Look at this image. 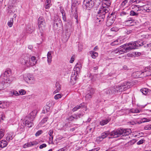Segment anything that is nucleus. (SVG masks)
Segmentation results:
<instances>
[{
  "label": "nucleus",
  "instance_id": "obj_36",
  "mask_svg": "<svg viewBox=\"0 0 151 151\" xmlns=\"http://www.w3.org/2000/svg\"><path fill=\"white\" fill-rule=\"evenodd\" d=\"M129 13L124 11H122L120 13V16L122 17L127 16L129 15Z\"/></svg>",
  "mask_w": 151,
  "mask_h": 151
},
{
  "label": "nucleus",
  "instance_id": "obj_19",
  "mask_svg": "<svg viewBox=\"0 0 151 151\" xmlns=\"http://www.w3.org/2000/svg\"><path fill=\"white\" fill-rule=\"evenodd\" d=\"M30 59V66H33L36 63L37 61L35 57L32 56L31 58Z\"/></svg>",
  "mask_w": 151,
  "mask_h": 151
},
{
  "label": "nucleus",
  "instance_id": "obj_14",
  "mask_svg": "<svg viewBox=\"0 0 151 151\" xmlns=\"http://www.w3.org/2000/svg\"><path fill=\"white\" fill-rule=\"evenodd\" d=\"M114 20L113 17H110L108 18L106 22V25L107 26H109L111 25L114 23Z\"/></svg>",
  "mask_w": 151,
  "mask_h": 151
},
{
  "label": "nucleus",
  "instance_id": "obj_46",
  "mask_svg": "<svg viewBox=\"0 0 151 151\" xmlns=\"http://www.w3.org/2000/svg\"><path fill=\"white\" fill-rule=\"evenodd\" d=\"M145 141V140L144 139H142L137 142V143L138 145H140L142 144Z\"/></svg>",
  "mask_w": 151,
  "mask_h": 151
},
{
  "label": "nucleus",
  "instance_id": "obj_2",
  "mask_svg": "<svg viewBox=\"0 0 151 151\" xmlns=\"http://www.w3.org/2000/svg\"><path fill=\"white\" fill-rule=\"evenodd\" d=\"M36 113L37 111L36 110H34L32 111L25 117V125L26 126L29 128L32 127L33 125V124L32 121L35 118Z\"/></svg>",
  "mask_w": 151,
  "mask_h": 151
},
{
  "label": "nucleus",
  "instance_id": "obj_47",
  "mask_svg": "<svg viewBox=\"0 0 151 151\" xmlns=\"http://www.w3.org/2000/svg\"><path fill=\"white\" fill-rule=\"evenodd\" d=\"M144 129L145 130H151V125L145 126L144 127Z\"/></svg>",
  "mask_w": 151,
  "mask_h": 151
},
{
  "label": "nucleus",
  "instance_id": "obj_5",
  "mask_svg": "<svg viewBox=\"0 0 151 151\" xmlns=\"http://www.w3.org/2000/svg\"><path fill=\"white\" fill-rule=\"evenodd\" d=\"M54 29L59 31L61 30L63 28V24L60 19L58 17H55L53 22Z\"/></svg>",
  "mask_w": 151,
  "mask_h": 151
},
{
  "label": "nucleus",
  "instance_id": "obj_31",
  "mask_svg": "<svg viewBox=\"0 0 151 151\" xmlns=\"http://www.w3.org/2000/svg\"><path fill=\"white\" fill-rule=\"evenodd\" d=\"M13 18H11L9 22L8 23V25L9 27H11L13 23Z\"/></svg>",
  "mask_w": 151,
  "mask_h": 151
},
{
  "label": "nucleus",
  "instance_id": "obj_15",
  "mask_svg": "<svg viewBox=\"0 0 151 151\" xmlns=\"http://www.w3.org/2000/svg\"><path fill=\"white\" fill-rule=\"evenodd\" d=\"M55 88H56V90L53 92L54 94H55L59 92L61 89V86L59 83L56 82L55 84Z\"/></svg>",
  "mask_w": 151,
  "mask_h": 151
},
{
  "label": "nucleus",
  "instance_id": "obj_6",
  "mask_svg": "<svg viewBox=\"0 0 151 151\" xmlns=\"http://www.w3.org/2000/svg\"><path fill=\"white\" fill-rule=\"evenodd\" d=\"M38 24L41 37L43 36V32L45 29V22L44 18L42 17H40L38 20Z\"/></svg>",
  "mask_w": 151,
  "mask_h": 151
},
{
  "label": "nucleus",
  "instance_id": "obj_61",
  "mask_svg": "<svg viewBox=\"0 0 151 151\" xmlns=\"http://www.w3.org/2000/svg\"><path fill=\"white\" fill-rule=\"evenodd\" d=\"M2 142H0V150L2 148H4L6 147V145H4V146H2Z\"/></svg>",
  "mask_w": 151,
  "mask_h": 151
},
{
  "label": "nucleus",
  "instance_id": "obj_60",
  "mask_svg": "<svg viewBox=\"0 0 151 151\" xmlns=\"http://www.w3.org/2000/svg\"><path fill=\"white\" fill-rule=\"evenodd\" d=\"M62 17H63V20L65 22L66 21V14H62Z\"/></svg>",
  "mask_w": 151,
  "mask_h": 151
},
{
  "label": "nucleus",
  "instance_id": "obj_40",
  "mask_svg": "<svg viewBox=\"0 0 151 151\" xmlns=\"http://www.w3.org/2000/svg\"><path fill=\"white\" fill-rule=\"evenodd\" d=\"M62 95L61 94H58L56 95L54 97V98L55 99H58L61 97Z\"/></svg>",
  "mask_w": 151,
  "mask_h": 151
},
{
  "label": "nucleus",
  "instance_id": "obj_17",
  "mask_svg": "<svg viewBox=\"0 0 151 151\" xmlns=\"http://www.w3.org/2000/svg\"><path fill=\"white\" fill-rule=\"evenodd\" d=\"M78 71H76V72H74V73H72L70 78V80L72 81H73V80L76 81L77 79V75L78 74L77 73V72Z\"/></svg>",
  "mask_w": 151,
  "mask_h": 151
},
{
  "label": "nucleus",
  "instance_id": "obj_37",
  "mask_svg": "<svg viewBox=\"0 0 151 151\" xmlns=\"http://www.w3.org/2000/svg\"><path fill=\"white\" fill-rule=\"evenodd\" d=\"M48 118L47 116H46L45 118H43L41 121L40 124H43L45 123L47 120Z\"/></svg>",
  "mask_w": 151,
  "mask_h": 151
},
{
  "label": "nucleus",
  "instance_id": "obj_24",
  "mask_svg": "<svg viewBox=\"0 0 151 151\" xmlns=\"http://www.w3.org/2000/svg\"><path fill=\"white\" fill-rule=\"evenodd\" d=\"M109 135H110V132L109 131H106L101 134V137L103 139Z\"/></svg>",
  "mask_w": 151,
  "mask_h": 151
},
{
  "label": "nucleus",
  "instance_id": "obj_4",
  "mask_svg": "<svg viewBox=\"0 0 151 151\" xmlns=\"http://www.w3.org/2000/svg\"><path fill=\"white\" fill-rule=\"evenodd\" d=\"M109 7L106 6H103L100 9L98 12V15L97 17V19L98 20L99 19V22L104 20L106 14L109 11Z\"/></svg>",
  "mask_w": 151,
  "mask_h": 151
},
{
  "label": "nucleus",
  "instance_id": "obj_34",
  "mask_svg": "<svg viewBox=\"0 0 151 151\" xmlns=\"http://www.w3.org/2000/svg\"><path fill=\"white\" fill-rule=\"evenodd\" d=\"M81 115L80 114H75L73 115L72 116L73 117V119H77L78 118H80V116Z\"/></svg>",
  "mask_w": 151,
  "mask_h": 151
},
{
  "label": "nucleus",
  "instance_id": "obj_12",
  "mask_svg": "<svg viewBox=\"0 0 151 151\" xmlns=\"http://www.w3.org/2000/svg\"><path fill=\"white\" fill-rule=\"evenodd\" d=\"M132 43L134 49H137L139 47L142 46L145 44L144 42L142 40L137 41Z\"/></svg>",
  "mask_w": 151,
  "mask_h": 151
},
{
  "label": "nucleus",
  "instance_id": "obj_45",
  "mask_svg": "<svg viewBox=\"0 0 151 151\" xmlns=\"http://www.w3.org/2000/svg\"><path fill=\"white\" fill-rule=\"evenodd\" d=\"M42 133V131L41 130L38 131L35 134L36 136L37 137L41 134Z\"/></svg>",
  "mask_w": 151,
  "mask_h": 151
},
{
  "label": "nucleus",
  "instance_id": "obj_27",
  "mask_svg": "<svg viewBox=\"0 0 151 151\" xmlns=\"http://www.w3.org/2000/svg\"><path fill=\"white\" fill-rule=\"evenodd\" d=\"M150 91V90H148L146 88H142L140 90L141 92L143 94L146 95L147 94L148 92Z\"/></svg>",
  "mask_w": 151,
  "mask_h": 151
},
{
  "label": "nucleus",
  "instance_id": "obj_21",
  "mask_svg": "<svg viewBox=\"0 0 151 151\" xmlns=\"http://www.w3.org/2000/svg\"><path fill=\"white\" fill-rule=\"evenodd\" d=\"M110 119L109 118L106 119L102 120L100 122V124L101 125H104L109 122L110 121Z\"/></svg>",
  "mask_w": 151,
  "mask_h": 151
},
{
  "label": "nucleus",
  "instance_id": "obj_26",
  "mask_svg": "<svg viewBox=\"0 0 151 151\" xmlns=\"http://www.w3.org/2000/svg\"><path fill=\"white\" fill-rule=\"evenodd\" d=\"M120 40L119 39H117V40L111 43V45L112 46H114L120 44H121V42Z\"/></svg>",
  "mask_w": 151,
  "mask_h": 151
},
{
  "label": "nucleus",
  "instance_id": "obj_39",
  "mask_svg": "<svg viewBox=\"0 0 151 151\" xmlns=\"http://www.w3.org/2000/svg\"><path fill=\"white\" fill-rule=\"evenodd\" d=\"M106 93L108 94H112V92L111 91V87L107 89L105 91Z\"/></svg>",
  "mask_w": 151,
  "mask_h": 151
},
{
  "label": "nucleus",
  "instance_id": "obj_25",
  "mask_svg": "<svg viewBox=\"0 0 151 151\" xmlns=\"http://www.w3.org/2000/svg\"><path fill=\"white\" fill-rule=\"evenodd\" d=\"M51 2V0H46L45 2V8L46 9H49L51 6L50 4Z\"/></svg>",
  "mask_w": 151,
  "mask_h": 151
},
{
  "label": "nucleus",
  "instance_id": "obj_29",
  "mask_svg": "<svg viewBox=\"0 0 151 151\" xmlns=\"http://www.w3.org/2000/svg\"><path fill=\"white\" fill-rule=\"evenodd\" d=\"M138 14V13L135 12L134 10H132L130 12V15L131 16H137Z\"/></svg>",
  "mask_w": 151,
  "mask_h": 151
},
{
  "label": "nucleus",
  "instance_id": "obj_51",
  "mask_svg": "<svg viewBox=\"0 0 151 151\" xmlns=\"http://www.w3.org/2000/svg\"><path fill=\"white\" fill-rule=\"evenodd\" d=\"M130 44V43H128V44L126 43L123 45H122L120 47L123 48L124 49V48H125L126 46H129Z\"/></svg>",
  "mask_w": 151,
  "mask_h": 151
},
{
  "label": "nucleus",
  "instance_id": "obj_58",
  "mask_svg": "<svg viewBox=\"0 0 151 151\" xmlns=\"http://www.w3.org/2000/svg\"><path fill=\"white\" fill-rule=\"evenodd\" d=\"M12 94L13 95H14L15 96H18V95H19V93H18V92L16 91H14L13 92H12Z\"/></svg>",
  "mask_w": 151,
  "mask_h": 151
},
{
  "label": "nucleus",
  "instance_id": "obj_35",
  "mask_svg": "<svg viewBox=\"0 0 151 151\" xmlns=\"http://www.w3.org/2000/svg\"><path fill=\"white\" fill-rule=\"evenodd\" d=\"M4 130L1 129L0 130V140L4 135Z\"/></svg>",
  "mask_w": 151,
  "mask_h": 151
},
{
  "label": "nucleus",
  "instance_id": "obj_16",
  "mask_svg": "<svg viewBox=\"0 0 151 151\" xmlns=\"http://www.w3.org/2000/svg\"><path fill=\"white\" fill-rule=\"evenodd\" d=\"M49 105V103L48 104L47 103L46 106L44 107L42 110L43 113L45 114L49 111L50 108Z\"/></svg>",
  "mask_w": 151,
  "mask_h": 151
},
{
  "label": "nucleus",
  "instance_id": "obj_7",
  "mask_svg": "<svg viewBox=\"0 0 151 151\" xmlns=\"http://www.w3.org/2000/svg\"><path fill=\"white\" fill-rule=\"evenodd\" d=\"M20 63L25 67H29L30 66V62L29 57L27 55L22 56L20 59Z\"/></svg>",
  "mask_w": 151,
  "mask_h": 151
},
{
  "label": "nucleus",
  "instance_id": "obj_59",
  "mask_svg": "<svg viewBox=\"0 0 151 151\" xmlns=\"http://www.w3.org/2000/svg\"><path fill=\"white\" fill-rule=\"evenodd\" d=\"M148 8V12H151V5L150 4H147Z\"/></svg>",
  "mask_w": 151,
  "mask_h": 151
},
{
  "label": "nucleus",
  "instance_id": "obj_41",
  "mask_svg": "<svg viewBox=\"0 0 151 151\" xmlns=\"http://www.w3.org/2000/svg\"><path fill=\"white\" fill-rule=\"evenodd\" d=\"M126 52V51H125V50L124 49H123L122 50L119 49V55L121 54Z\"/></svg>",
  "mask_w": 151,
  "mask_h": 151
},
{
  "label": "nucleus",
  "instance_id": "obj_49",
  "mask_svg": "<svg viewBox=\"0 0 151 151\" xmlns=\"http://www.w3.org/2000/svg\"><path fill=\"white\" fill-rule=\"evenodd\" d=\"M147 6H148V5H147H147H145V6H143V9L144 10H145L146 11V12H148V8L147 7Z\"/></svg>",
  "mask_w": 151,
  "mask_h": 151
},
{
  "label": "nucleus",
  "instance_id": "obj_9",
  "mask_svg": "<svg viewBox=\"0 0 151 151\" xmlns=\"http://www.w3.org/2000/svg\"><path fill=\"white\" fill-rule=\"evenodd\" d=\"M94 5L92 0H85L83 5L84 9L90 10Z\"/></svg>",
  "mask_w": 151,
  "mask_h": 151
},
{
  "label": "nucleus",
  "instance_id": "obj_18",
  "mask_svg": "<svg viewBox=\"0 0 151 151\" xmlns=\"http://www.w3.org/2000/svg\"><path fill=\"white\" fill-rule=\"evenodd\" d=\"M13 132L7 133V136L6 137V139L7 141H9L10 140H12L13 138L14 137H13Z\"/></svg>",
  "mask_w": 151,
  "mask_h": 151
},
{
  "label": "nucleus",
  "instance_id": "obj_32",
  "mask_svg": "<svg viewBox=\"0 0 151 151\" xmlns=\"http://www.w3.org/2000/svg\"><path fill=\"white\" fill-rule=\"evenodd\" d=\"M6 107V105L2 101H0V108L2 109L5 108Z\"/></svg>",
  "mask_w": 151,
  "mask_h": 151
},
{
  "label": "nucleus",
  "instance_id": "obj_62",
  "mask_svg": "<svg viewBox=\"0 0 151 151\" xmlns=\"http://www.w3.org/2000/svg\"><path fill=\"white\" fill-rule=\"evenodd\" d=\"M111 31L116 32L117 30V29L116 27H112L111 29Z\"/></svg>",
  "mask_w": 151,
  "mask_h": 151
},
{
  "label": "nucleus",
  "instance_id": "obj_1",
  "mask_svg": "<svg viewBox=\"0 0 151 151\" xmlns=\"http://www.w3.org/2000/svg\"><path fill=\"white\" fill-rule=\"evenodd\" d=\"M130 129H124L119 128L110 133V136L112 138H116L122 135L121 138L123 139H128L130 138L129 135L131 133Z\"/></svg>",
  "mask_w": 151,
  "mask_h": 151
},
{
  "label": "nucleus",
  "instance_id": "obj_28",
  "mask_svg": "<svg viewBox=\"0 0 151 151\" xmlns=\"http://www.w3.org/2000/svg\"><path fill=\"white\" fill-rule=\"evenodd\" d=\"M140 112V110L137 109H130L129 110L130 112L133 113H139Z\"/></svg>",
  "mask_w": 151,
  "mask_h": 151
},
{
  "label": "nucleus",
  "instance_id": "obj_53",
  "mask_svg": "<svg viewBox=\"0 0 151 151\" xmlns=\"http://www.w3.org/2000/svg\"><path fill=\"white\" fill-rule=\"evenodd\" d=\"M53 131L52 130H50L48 133V134L50 136V137L53 136L52 134L53 133Z\"/></svg>",
  "mask_w": 151,
  "mask_h": 151
},
{
  "label": "nucleus",
  "instance_id": "obj_55",
  "mask_svg": "<svg viewBox=\"0 0 151 151\" xmlns=\"http://www.w3.org/2000/svg\"><path fill=\"white\" fill-rule=\"evenodd\" d=\"M111 91L112 92V94H115L116 92L114 87H111Z\"/></svg>",
  "mask_w": 151,
  "mask_h": 151
},
{
  "label": "nucleus",
  "instance_id": "obj_57",
  "mask_svg": "<svg viewBox=\"0 0 151 151\" xmlns=\"http://www.w3.org/2000/svg\"><path fill=\"white\" fill-rule=\"evenodd\" d=\"M100 149V148L99 147H98L97 148H94L93 149H92L90 150V151H98Z\"/></svg>",
  "mask_w": 151,
  "mask_h": 151
},
{
  "label": "nucleus",
  "instance_id": "obj_44",
  "mask_svg": "<svg viewBox=\"0 0 151 151\" xmlns=\"http://www.w3.org/2000/svg\"><path fill=\"white\" fill-rule=\"evenodd\" d=\"M53 136L50 137L49 138V144H53Z\"/></svg>",
  "mask_w": 151,
  "mask_h": 151
},
{
  "label": "nucleus",
  "instance_id": "obj_63",
  "mask_svg": "<svg viewBox=\"0 0 151 151\" xmlns=\"http://www.w3.org/2000/svg\"><path fill=\"white\" fill-rule=\"evenodd\" d=\"M4 87V85L2 83L0 84V91L3 90Z\"/></svg>",
  "mask_w": 151,
  "mask_h": 151
},
{
  "label": "nucleus",
  "instance_id": "obj_30",
  "mask_svg": "<svg viewBox=\"0 0 151 151\" xmlns=\"http://www.w3.org/2000/svg\"><path fill=\"white\" fill-rule=\"evenodd\" d=\"M143 0H130L129 3L132 4L133 3H135L136 4H138L142 1Z\"/></svg>",
  "mask_w": 151,
  "mask_h": 151
},
{
  "label": "nucleus",
  "instance_id": "obj_64",
  "mask_svg": "<svg viewBox=\"0 0 151 151\" xmlns=\"http://www.w3.org/2000/svg\"><path fill=\"white\" fill-rule=\"evenodd\" d=\"M1 119L2 120H4L5 118V116L4 114V113H2L1 114Z\"/></svg>",
  "mask_w": 151,
  "mask_h": 151
},
{
  "label": "nucleus",
  "instance_id": "obj_20",
  "mask_svg": "<svg viewBox=\"0 0 151 151\" xmlns=\"http://www.w3.org/2000/svg\"><path fill=\"white\" fill-rule=\"evenodd\" d=\"M130 44L129 46H126L124 49L126 51V52L129 51L130 50L134 49L132 43H130Z\"/></svg>",
  "mask_w": 151,
  "mask_h": 151
},
{
  "label": "nucleus",
  "instance_id": "obj_13",
  "mask_svg": "<svg viewBox=\"0 0 151 151\" xmlns=\"http://www.w3.org/2000/svg\"><path fill=\"white\" fill-rule=\"evenodd\" d=\"M134 21V20L132 19L129 18L128 20H125L124 23L126 25L132 26L133 25V22Z\"/></svg>",
  "mask_w": 151,
  "mask_h": 151
},
{
  "label": "nucleus",
  "instance_id": "obj_54",
  "mask_svg": "<svg viewBox=\"0 0 151 151\" xmlns=\"http://www.w3.org/2000/svg\"><path fill=\"white\" fill-rule=\"evenodd\" d=\"M127 2L128 1H124L121 3V6L122 7H124L125 5L126 4Z\"/></svg>",
  "mask_w": 151,
  "mask_h": 151
},
{
  "label": "nucleus",
  "instance_id": "obj_10",
  "mask_svg": "<svg viewBox=\"0 0 151 151\" xmlns=\"http://www.w3.org/2000/svg\"><path fill=\"white\" fill-rule=\"evenodd\" d=\"M24 78L25 81L28 83L32 84L34 83V78L32 75L27 74L24 76Z\"/></svg>",
  "mask_w": 151,
  "mask_h": 151
},
{
  "label": "nucleus",
  "instance_id": "obj_11",
  "mask_svg": "<svg viewBox=\"0 0 151 151\" xmlns=\"http://www.w3.org/2000/svg\"><path fill=\"white\" fill-rule=\"evenodd\" d=\"M12 71L10 69H7L5 72L1 75V77H3L4 80H10V76L11 75Z\"/></svg>",
  "mask_w": 151,
  "mask_h": 151
},
{
  "label": "nucleus",
  "instance_id": "obj_33",
  "mask_svg": "<svg viewBox=\"0 0 151 151\" xmlns=\"http://www.w3.org/2000/svg\"><path fill=\"white\" fill-rule=\"evenodd\" d=\"M101 0H95L93 2L94 5L99 6L100 4Z\"/></svg>",
  "mask_w": 151,
  "mask_h": 151
},
{
  "label": "nucleus",
  "instance_id": "obj_50",
  "mask_svg": "<svg viewBox=\"0 0 151 151\" xmlns=\"http://www.w3.org/2000/svg\"><path fill=\"white\" fill-rule=\"evenodd\" d=\"M60 11L62 14H65V12L64 9L61 7L60 8Z\"/></svg>",
  "mask_w": 151,
  "mask_h": 151
},
{
  "label": "nucleus",
  "instance_id": "obj_56",
  "mask_svg": "<svg viewBox=\"0 0 151 151\" xmlns=\"http://www.w3.org/2000/svg\"><path fill=\"white\" fill-rule=\"evenodd\" d=\"M132 31L131 29H129L125 31L126 33H127V35L130 34V33H132Z\"/></svg>",
  "mask_w": 151,
  "mask_h": 151
},
{
  "label": "nucleus",
  "instance_id": "obj_48",
  "mask_svg": "<svg viewBox=\"0 0 151 151\" xmlns=\"http://www.w3.org/2000/svg\"><path fill=\"white\" fill-rule=\"evenodd\" d=\"M47 146V145L46 144H43L40 146L39 148L40 149H42L43 148Z\"/></svg>",
  "mask_w": 151,
  "mask_h": 151
},
{
  "label": "nucleus",
  "instance_id": "obj_52",
  "mask_svg": "<svg viewBox=\"0 0 151 151\" xmlns=\"http://www.w3.org/2000/svg\"><path fill=\"white\" fill-rule=\"evenodd\" d=\"M24 127L23 125H21L20 127V128L19 129V130L21 132H23L24 130Z\"/></svg>",
  "mask_w": 151,
  "mask_h": 151
},
{
  "label": "nucleus",
  "instance_id": "obj_8",
  "mask_svg": "<svg viewBox=\"0 0 151 151\" xmlns=\"http://www.w3.org/2000/svg\"><path fill=\"white\" fill-rule=\"evenodd\" d=\"M94 89L91 87H90L87 88L86 93L85 96L86 100L88 101L90 100L94 93Z\"/></svg>",
  "mask_w": 151,
  "mask_h": 151
},
{
  "label": "nucleus",
  "instance_id": "obj_42",
  "mask_svg": "<svg viewBox=\"0 0 151 151\" xmlns=\"http://www.w3.org/2000/svg\"><path fill=\"white\" fill-rule=\"evenodd\" d=\"M142 122H149L150 121V119H147L146 118H143L142 119Z\"/></svg>",
  "mask_w": 151,
  "mask_h": 151
},
{
  "label": "nucleus",
  "instance_id": "obj_23",
  "mask_svg": "<svg viewBox=\"0 0 151 151\" xmlns=\"http://www.w3.org/2000/svg\"><path fill=\"white\" fill-rule=\"evenodd\" d=\"M90 53L92 58L93 59L95 58L98 55V53L97 52L93 51H90Z\"/></svg>",
  "mask_w": 151,
  "mask_h": 151
},
{
  "label": "nucleus",
  "instance_id": "obj_43",
  "mask_svg": "<svg viewBox=\"0 0 151 151\" xmlns=\"http://www.w3.org/2000/svg\"><path fill=\"white\" fill-rule=\"evenodd\" d=\"M19 94L21 95L24 94L26 93V91L24 90L21 89L19 91Z\"/></svg>",
  "mask_w": 151,
  "mask_h": 151
},
{
  "label": "nucleus",
  "instance_id": "obj_38",
  "mask_svg": "<svg viewBox=\"0 0 151 151\" xmlns=\"http://www.w3.org/2000/svg\"><path fill=\"white\" fill-rule=\"evenodd\" d=\"M132 9H135V11H137L138 12L139 10V6L137 5H134V6H133Z\"/></svg>",
  "mask_w": 151,
  "mask_h": 151
},
{
  "label": "nucleus",
  "instance_id": "obj_3",
  "mask_svg": "<svg viewBox=\"0 0 151 151\" xmlns=\"http://www.w3.org/2000/svg\"><path fill=\"white\" fill-rule=\"evenodd\" d=\"M132 86V83L129 82H124L118 86H114L116 92H122L129 88Z\"/></svg>",
  "mask_w": 151,
  "mask_h": 151
},
{
  "label": "nucleus",
  "instance_id": "obj_22",
  "mask_svg": "<svg viewBox=\"0 0 151 151\" xmlns=\"http://www.w3.org/2000/svg\"><path fill=\"white\" fill-rule=\"evenodd\" d=\"M52 52L51 51L48 52L47 53V61L49 63H50L51 62L52 55L51 54Z\"/></svg>",
  "mask_w": 151,
  "mask_h": 151
}]
</instances>
